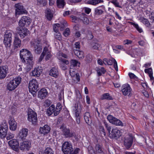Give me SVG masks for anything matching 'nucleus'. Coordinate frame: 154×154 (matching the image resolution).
Masks as SVG:
<instances>
[{"label":"nucleus","instance_id":"obj_1","mask_svg":"<svg viewBox=\"0 0 154 154\" xmlns=\"http://www.w3.org/2000/svg\"><path fill=\"white\" fill-rule=\"evenodd\" d=\"M62 150L64 154H77L79 152V149L77 148L73 151L71 143L68 141H66L63 144Z\"/></svg>","mask_w":154,"mask_h":154},{"label":"nucleus","instance_id":"obj_2","mask_svg":"<svg viewBox=\"0 0 154 154\" xmlns=\"http://www.w3.org/2000/svg\"><path fill=\"white\" fill-rule=\"evenodd\" d=\"M82 107V105L79 102H77L73 107V112L76 118V123L78 124H79L80 122V114Z\"/></svg>","mask_w":154,"mask_h":154},{"label":"nucleus","instance_id":"obj_3","mask_svg":"<svg viewBox=\"0 0 154 154\" xmlns=\"http://www.w3.org/2000/svg\"><path fill=\"white\" fill-rule=\"evenodd\" d=\"M21 79L20 77H18L10 81L7 85V89L10 91L14 90L20 83Z\"/></svg>","mask_w":154,"mask_h":154},{"label":"nucleus","instance_id":"obj_4","mask_svg":"<svg viewBox=\"0 0 154 154\" xmlns=\"http://www.w3.org/2000/svg\"><path fill=\"white\" fill-rule=\"evenodd\" d=\"M20 56L21 59L25 62L31 59L34 60V58L31 52L26 49H22L20 52Z\"/></svg>","mask_w":154,"mask_h":154},{"label":"nucleus","instance_id":"obj_5","mask_svg":"<svg viewBox=\"0 0 154 154\" xmlns=\"http://www.w3.org/2000/svg\"><path fill=\"white\" fill-rule=\"evenodd\" d=\"M8 127L5 121H3L1 125L0 128V138H5L7 134Z\"/></svg>","mask_w":154,"mask_h":154},{"label":"nucleus","instance_id":"obj_6","mask_svg":"<svg viewBox=\"0 0 154 154\" xmlns=\"http://www.w3.org/2000/svg\"><path fill=\"white\" fill-rule=\"evenodd\" d=\"M38 84L36 79H33L30 81L29 84V88L30 92L34 94L38 91Z\"/></svg>","mask_w":154,"mask_h":154},{"label":"nucleus","instance_id":"obj_7","mask_svg":"<svg viewBox=\"0 0 154 154\" xmlns=\"http://www.w3.org/2000/svg\"><path fill=\"white\" fill-rule=\"evenodd\" d=\"M32 46L34 48L35 52L37 54H40L42 51V47L40 41L38 40H35L31 42Z\"/></svg>","mask_w":154,"mask_h":154},{"label":"nucleus","instance_id":"obj_8","mask_svg":"<svg viewBox=\"0 0 154 154\" xmlns=\"http://www.w3.org/2000/svg\"><path fill=\"white\" fill-rule=\"evenodd\" d=\"M12 36V33L10 31L6 32L4 35V43L5 46L7 48H9L11 45Z\"/></svg>","mask_w":154,"mask_h":154},{"label":"nucleus","instance_id":"obj_9","mask_svg":"<svg viewBox=\"0 0 154 154\" xmlns=\"http://www.w3.org/2000/svg\"><path fill=\"white\" fill-rule=\"evenodd\" d=\"M28 119L32 124H35L37 121V116L36 112L30 109L29 110L28 113Z\"/></svg>","mask_w":154,"mask_h":154},{"label":"nucleus","instance_id":"obj_10","mask_svg":"<svg viewBox=\"0 0 154 154\" xmlns=\"http://www.w3.org/2000/svg\"><path fill=\"white\" fill-rule=\"evenodd\" d=\"M133 136L131 135H129L125 138L124 144L126 149H128L131 146L133 142Z\"/></svg>","mask_w":154,"mask_h":154},{"label":"nucleus","instance_id":"obj_11","mask_svg":"<svg viewBox=\"0 0 154 154\" xmlns=\"http://www.w3.org/2000/svg\"><path fill=\"white\" fill-rule=\"evenodd\" d=\"M107 119L109 122L117 126H123V124L121 121L110 115L108 116Z\"/></svg>","mask_w":154,"mask_h":154},{"label":"nucleus","instance_id":"obj_12","mask_svg":"<svg viewBox=\"0 0 154 154\" xmlns=\"http://www.w3.org/2000/svg\"><path fill=\"white\" fill-rule=\"evenodd\" d=\"M30 23V19L26 16H23L21 18L19 22V26L23 27L28 26Z\"/></svg>","mask_w":154,"mask_h":154},{"label":"nucleus","instance_id":"obj_13","mask_svg":"<svg viewBox=\"0 0 154 154\" xmlns=\"http://www.w3.org/2000/svg\"><path fill=\"white\" fill-rule=\"evenodd\" d=\"M15 11L16 14L20 15L24 14H26L27 12L24 8L23 6L21 3L15 4Z\"/></svg>","mask_w":154,"mask_h":154},{"label":"nucleus","instance_id":"obj_14","mask_svg":"<svg viewBox=\"0 0 154 154\" xmlns=\"http://www.w3.org/2000/svg\"><path fill=\"white\" fill-rule=\"evenodd\" d=\"M28 130L26 128H23L19 131L18 136V139L19 140H23L25 139L28 135Z\"/></svg>","mask_w":154,"mask_h":154},{"label":"nucleus","instance_id":"obj_15","mask_svg":"<svg viewBox=\"0 0 154 154\" xmlns=\"http://www.w3.org/2000/svg\"><path fill=\"white\" fill-rule=\"evenodd\" d=\"M103 63L105 64L106 63L107 64L111 65L113 63L114 64V67L116 70L117 71H118V67L117 62L115 59L113 58H111L109 60H108L106 58H105L103 59Z\"/></svg>","mask_w":154,"mask_h":154},{"label":"nucleus","instance_id":"obj_16","mask_svg":"<svg viewBox=\"0 0 154 154\" xmlns=\"http://www.w3.org/2000/svg\"><path fill=\"white\" fill-rule=\"evenodd\" d=\"M21 40L18 37V34L15 35L14 41L13 42V48L15 51L17 50L21 47Z\"/></svg>","mask_w":154,"mask_h":154},{"label":"nucleus","instance_id":"obj_17","mask_svg":"<svg viewBox=\"0 0 154 154\" xmlns=\"http://www.w3.org/2000/svg\"><path fill=\"white\" fill-rule=\"evenodd\" d=\"M8 72V68L7 66H0V79H4Z\"/></svg>","mask_w":154,"mask_h":154},{"label":"nucleus","instance_id":"obj_18","mask_svg":"<svg viewBox=\"0 0 154 154\" xmlns=\"http://www.w3.org/2000/svg\"><path fill=\"white\" fill-rule=\"evenodd\" d=\"M9 146L15 151H17L19 147L18 142L15 139H14L9 141L8 142Z\"/></svg>","mask_w":154,"mask_h":154},{"label":"nucleus","instance_id":"obj_19","mask_svg":"<svg viewBox=\"0 0 154 154\" xmlns=\"http://www.w3.org/2000/svg\"><path fill=\"white\" fill-rule=\"evenodd\" d=\"M50 130V126L47 125H45L43 127H40L39 132L42 135L44 136L48 134Z\"/></svg>","mask_w":154,"mask_h":154},{"label":"nucleus","instance_id":"obj_20","mask_svg":"<svg viewBox=\"0 0 154 154\" xmlns=\"http://www.w3.org/2000/svg\"><path fill=\"white\" fill-rule=\"evenodd\" d=\"M131 91L130 86L128 84L123 85L122 87V91L123 95L125 96L130 95Z\"/></svg>","mask_w":154,"mask_h":154},{"label":"nucleus","instance_id":"obj_21","mask_svg":"<svg viewBox=\"0 0 154 154\" xmlns=\"http://www.w3.org/2000/svg\"><path fill=\"white\" fill-rule=\"evenodd\" d=\"M17 30L18 31V34L21 38H23L27 35L29 31L26 28H23V27H17Z\"/></svg>","mask_w":154,"mask_h":154},{"label":"nucleus","instance_id":"obj_22","mask_svg":"<svg viewBox=\"0 0 154 154\" xmlns=\"http://www.w3.org/2000/svg\"><path fill=\"white\" fill-rule=\"evenodd\" d=\"M60 129L63 132V135L66 137H71V135L72 132H70L69 129L66 128L64 125L61 126Z\"/></svg>","mask_w":154,"mask_h":154},{"label":"nucleus","instance_id":"obj_23","mask_svg":"<svg viewBox=\"0 0 154 154\" xmlns=\"http://www.w3.org/2000/svg\"><path fill=\"white\" fill-rule=\"evenodd\" d=\"M9 128L11 130L14 131L17 128V123L13 118H11L9 121Z\"/></svg>","mask_w":154,"mask_h":154},{"label":"nucleus","instance_id":"obj_24","mask_svg":"<svg viewBox=\"0 0 154 154\" xmlns=\"http://www.w3.org/2000/svg\"><path fill=\"white\" fill-rule=\"evenodd\" d=\"M48 95V92L47 90L45 88H42L40 90L38 93V97L42 100L45 98Z\"/></svg>","mask_w":154,"mask_h":154},{"label":"nucleus","instance_id":"obj_25","mask_svg":"<svg viewBox=\"0 0 154 154\" xmlns=\"http://www.w3.org/2000/svg\"><path fill=\"white\" fill-rule=\"evenodd\" d=\"M34 60H32V59L30 60H29L28 61H26V66L24 68V69L26 72L30 71L32 68L34 63Z\"/></svg>","mask_w":154,"mask_h":154},{"label":"nucleus","instance_id":"obj_26","mask_svg":"<svg viewBox=\"0 0 154 154\" xmlns=\"http://www.w3.org/2000/svg\"><path fill=\"white\" fill-rule=\"evenodd\" d=\"M30 143L28 141H23L20 143V148L21 150H28L30 147Z\"/></svg>","mask_w":154,"mask_h":154},{"label":"nucleus","instance_id":"obj_27","mask_svg":"<svg viewBox=\"0 0 154 154\" xmlns=\"http://www.w3.org/2000/svg\"><path fill=\"white\" fill-rule=\"evenodd\" d=\"M111 135L113 137L118 138L121 135L120 131L117 128H113L111 131Z\"/></svg>","mask_w":154,"mask_h":154},{"label":"nucleus","instance_id":"obj_28","mask_svg":"<svg viewBox=\"0 0 154 154\" xmlns=\"http://www.w3.org/2000/svg\"><path fill=\"white\" fill-rule=\"evenodd\" d=\"M49 75L54 77H57L59 75L57 69L55 67L52 68L50 71Z\"/></svg>","mask_w":154,"mask_h":154},{"label":"nucleus","instance_id":"obj_29","mask_svg":"<svg viewBox=\"0 0 154 154\" xmlns=\"http://www.w3.org/2000/svg\"><path fill=\"white\" fill-rule=\"evenodd\" d=\"M42 73V70L39 67L35 68L32 71V75L34 76L39 77Z\"/></svg>","mask_w":154,"mask_h":154},{"label":"nucleus","instance_id":"obj_30","mask_svg":"<svg viewBox=\"0 0 154 154\" xmlns=\"http://www.w3.org/2000/svg\"><path fill=\"white\" fill-rule=\"evenodd\" d=\"M46 17L47 19L49 20H51L53 16V12L50 9L47 8L46 11Z\"/></svg>","mask_w":154,"mask_h":154},{"label":"nucleus","instance_id":"obj_31","mask_svg":"<svg viewBox=\"0 0 154 154\" xmlns=\"http://www.w3.org/2000/svg\"><path fill=\"white\" fill-rule=\"evenodd\" d=\"M84 119L88 125L91 122V119L90 114L89 112H85L84 115Z\"/></svg>","mask_w":154,"mask_h":154},{"label":"nucleus","instance_id":"obj_32","mask_svg":"<svg viewBox=\"0 0 154 154\" xmlns=\"http://www.w3.org/2000/svg\"><path fill=\"white\" fill-rule=\"evenodd\" d=\"M75 54L79 59H82L84 57V53L82 51L79 50H74Z\"/></svg>","mask_w":154,"mask_h":154},{"label":"nucleus","instance_id":"obj_33","mask_svg":"<svg viewBox=\"0 0 154 154\" xmlns=\"http://www.w3.org/2000/svg\"><path fill=\"white\" fill-rule=\"evenodd\" d=\"M80 20L82 21L85 24H88L89 21L88 19L86 17V14L84 13H82L80 17L79 18Z\"/></svg>","mask_w":154,"mask_h":154},{"label":"nucleus","instance_id":"obj_34","mask_svg":"<svg viewBox=\"0 0 154 154\" xmlns=\"http://www.w3.org/2000/svg\"><path fill=\"white\" fill-rule=\"evenodd\" d=\"M57 4L59 8H63L66 4V2L64 0H57Z\"/></svg>","mask_w":154,"mask_h":154},{"label":"nucleus","instance_id":"obj_35","mask_svg":"<svg viewBox=\"0 0 154 154\" xmlns=\"http://www.w3.org/2000/svg\"><path fill=\"white\" fill-rule=\"evenodd\" d=\"M103 7V6H102L95 8L94 9V14L96 15H100L103 14V11L100 8L101 7Z\"/></svg>","mask_w":154,"mask_h":154},{"label":"nucleus","instance_id":"obj_36","mask_svg":"<svg viewBox=\"0 0 154 154\" xmlns=\"http://www.w3.org/2000/svg\"><path fill=\"white\" fill-rule=\"evenodd\" d=\"M103 2V0H90L88 1V4L95 5L99 3Z\"/></svg>","mask_w":154,"mask_h":154},{"label":"nucleus","instance_id":"obj_37","mask_svg":"<svg viewBox=\"0 0 154 154\" xmlns=\"http://www.w3.org/2000/svg\"><path fill=\"white\" fill-rule=\"evenodd\" d=\"M140 21L144 24L146 26L149 27L150 23L148 20L146 18L144 17H141L140 18Z\"/></svg>","mask_w":154,"mask_h":154},{"label":"nucleus","instance_id":"obj_38","mask_svg":"<svg viewBox=\"0 0 154 154\" xmlns=\"http://www.w3.org/2000/svg\"><path fill=\"white\" fill-rule=\"evenodd\" d=\"M55 109L54 106L53 105H52L50 106L47 110V113L49 116L51 115L54 112V109Z\"/></svg>","mask_w":154,"mask_h":154},{"label":"nucleus","instance_id":"obj_39","mask_svg":"<svg viewBox=\"0 0 154 154\" xmlns=\"http://www.w3.org/2000/svg\"><path fill=\"white\" fill-rule=\"evenodd\" d=\"M95 150L96 152L100 154H103V150L101 146L99 144H97L95 146Z\"/></svg>","mask_w":154,"mask_h":154},{"label":"nucleus","instance_id":"obj_40","mask_svg":"<svg viewBox=\"0 0 154 154\" xmlns=\"http://www.w3.org/2000/svg\"><path fill=\"white\" fill-rule=\"evenodd\" d=\"M47 50V47H45L43 48V51L42 52L41 55L39 60V62H40L42 61V60L43 59L44 56H45V52Z\"/></svg>","mask_w":154,"mask_h":154},{"label":"nucleus","instance_id":"obj_41","mask_svg":"<svg viewBox=\"0 0 154 154\" xmlns=\"http://www.w3.org/2000/svg\"><path fill=\"white\" fill-rule=\"evenodd\" d=\"M102 99H107L111 100L112 99V97L110 96L109 94L108 93H105L103 94L102 97H101Z\"/></svg>","mask_w":154,"mask_h":154},{"label":"nucleus","instance_id":"obj_42","mask_svg":"<svg viewBox=\"0 0 154 154\" xmlns=\"http://www.w3.org/2000/svg\"><path fill=\"white\" fill-rule=\"evenodd\" d=\"M71 70L69 71L70 74V75L72 76H73L75 78V79L78 82H79L80 80V76L78 73H76L75 75H73L72 72H71Z\"/></svg>","mask_w":154,"mask_h":154},{"label":"nucleus","instance_id":"obj_43","mask_svg":"<svg viewBox=\"0 0 154 154\" xmlns=\"http://www.w3.org/2000/svg\"><path fill=\"white\" fill-rule=\"evenodd\" d=\"M45 55H46L45 57L46 60H48L51 57V54L50 51L48 50V48L47 47V50L45 52Z\"/></svg>","mask_w":154,"mask_h":154},{"label":"nucleus","instance_id":"obj_44","mask_svg":"<svg viewBox=\"0 0 154 154\" xmlns=\"http://www.w3.org/2000/svg\"><path fill=\"white\" fill-rule=\"evenodd\" d=\"M106 71L103 67H101L100 69L97 70V73L98 76H100L102 74H104Z\"/></svg>","mask_w":154,"mask_h":154},{"label":"nucleus","instance_id":"obj_45","mask_svg":"<svg viewBox=\"0 0 154 154\" xmlns=\"http://www.w3.org/2000/svg\"><path fill=\"white\" fill-rule=\"evenodd\" d=\"M131 25L133 26L139 32L141 33L143 32L142 29L139 27L137 24L132 22H131Z\"/></svg>","mask_w":154,"mask_h":154},{"label":"nucleus","instance_id":"obj_46","mask_svg":"<svg viewBox=\"0 0 154 154\" xmlns=\"http://www.w3.org/2000/svg\"><path fill=\"white\" fill-rule=\"evenodd\" d=\"M99 130L102 136L106 135V132L104 127L103 126H100L99 127Z\"/></svg>","mask_w":154,"mask_h":154},{"label":"nucleus","instance_id":"obj_47","mask_svg":"<svg viewBox=\"0 0 154 154\" xmlns=\"http://www.w3.org/2000/svg\"><path fill=\"white\" fill-rule=\"evenodd\" d=\"M104 123L106 128L109 133L110 134L111 130L112 129L111 127L109 124H108L105 121H104Z\"/></svg>","mask_w":154,"mask_h":154},{"label":"nucleus","instance_id":"obj_48","mask_svg":"<svg viewBox=\"0 0 154 154\" xmlns=\"http://www.w3.org/2000/svg\"><path fill=\"white\" fill-rule=\"evenodd\" d=\"M71 63L74 66H79L80 63L77 61L75 60H72L71 61Z\"/></svg>","mask_w":154,"mask_h":154},{"label":"nucleus","instance_id":"obj_49","mask_svg":"<svg viewBox=\"0 0 154 154\" xmlns=\"http://www.w3.org/2000/svg\"><path fill=\"white\" fill-rule=\"evenodd\" d=\"M110 2L112 3L116 7L122 8L121 6L119 5V2L117 0H111L110 1Z\"/></svg>","mask_w":154,"mask_h":154},{"label":"nucleus","instance_id":"obj_50","mask_svg":"<svg viewBox=\"0 0 154 154\" xmlns=\"http://www.w3.org/2000/svg\"><path fill=\"white\" fill-rule=\"evenodd\" d=\"M100 48V45L98 43H95L92 45V48L93 49L99 50Z\"/></svg>","mask_w":154,"mask_h":154},{"label":"nucleus","instance_id":"obj_51","mask_svg":"<svg viewBox=\"0 0 154 154\" xmlns=\"http://www.w3.org/2000/svg\"><path fill=\"white\" fill-rule=\"evenodd\" d=\"M54 37L56 39L59 40L62 39L61 34L58 32H55V33L54 34Z\"/></svg>","mask_w":154,"mask_h":154},{"label":"nucleus","instance_id":"obj_52","mask_svg":"<svg viewBox=\"0 0 154 154\" xmlns=\"http://www.w3.org/2000/svg\"><path fill=\"white\" fill-rule=\"evenodd\" d=\"M38 4L39 5H42V6H45L46 4L45 0H37Z\"/></svg>","mask_w":154,"mask_h":154},{"label":"nucleus","instance_id":"obj_53","mask_svg":"<svg viewBox=\"0 0 154 154\" xmlns=\"http://www.w3.org/2000/svg\"><path fill=\"white\" fill-rule=\"evenodd\" d=\"M53 29L54 31L55 32H58L59 29L60 27V24L58 23L55 24L53 25Z\"/></svg>","mask_w":154,"mask_h":154},{"label":"nucleus","instance_id":"obj_54","mask_svg":"<svg viewBox=\"0 0 154 154\" xmlns=\"http://www.w3.org/2000/svg\"><path fill=\"white\" fill-rule=\"evenodd\" d=\"M59 59L61 61L60 63H63V64H65L66 65H68L69 64V61L65 59L61 58H59Z\"/></svg>","mask_w":154,"mask_h":154},{"label":"nucleus","instance_id":"obj_55","mask_svg":"<svg viewBox=\"0 0 154 154\" xmlns=\"http://www.w3.org/2000/svg\"><path fill=\"white\" fill-rule=\"evenodd\" d=\"M14 137V134L11 132H9L7 136L6 137L7 140H9L10 139H12Z\"/></svg>","mask_w":154,"mask_h":154},{"label":"nucleus","instance_id":"obj_56","mask_svg":"<svg viewBox=\"0 0 154 154\" xmlns=\"http://www.w3.org/2000/svg\"><path fill=\"white\" fill-rule=\"evenodd\" d=\"M145 73H148L149 75H150V74H152V69L151 68L145 69Z\"/></svg>","mask_w":154,"mask_h":154},{"label":"nucleus","instance_id":"obj_57","mask_svg":"<svg viewBox=\"0 0 154 154\" xmlns=\"http://www.w3.org/2000/svg\"><path fill=\"white\" fill-rule=\"evenodd\" d=\"M69 28H67L66 29L65 31L63 32V34L65 37H66L69 35Z\"/></svg>","mask_w":154,"mask_h":154},{"label":"nucleus","instance_id":"obj_58","mask_svg":"<svg viewBox=\"0 0 154 154\" xmlns=\"http://www.w3.org/2000/svg\"><path fill=\"white\" fill-rule=\"evenodd\" d=\"M67 26L66 22L64 21L63 24L60 26V30L61 31H63L64 29V27Z\"/></svg>","mask_w":154,"mask_h":154},{"label":"nucleus","instance_id":"obj_59","mask_svg":"<svg viewBox=\"0 0 154 154\" xmlns=\"http://www.w3.org/2000/svg\"><path fill=\"white\" fill-rule=\"evenodd\" d=\"M60 67L61 69L63 70H66L67 68V66L65 64H63V63H60Z\"/></svg>","mask_w":154,"mask_h":154},{"label":"nucleus","instance_id":"obj_60","mask_svg":"<svg viewBox=\"0 0 154 154\" xmlns=\"http://www.w3.org/2000/svg\"><path fill=\"white\" fill-rule=\"evenodd\" d=\"M84 9L85 12L88 14H89V13L91 12V9L90 8L85 7Z\"/></svg>","mask_w":154,"mask_h":154},{"label":"nucleus","instance_id":"obj_61","mask_svg":"<svg viewBox=\"0 0 154 154\" xmlns=\"http://www.w3.org/2000/svg\"><path fill=\"white\" fill-rule=\"evenodd\" d=\"M88 150L90 154H93L94 153V151L91 147H89L88 148Z\"/></svg>","mask_w":154,"mask_h":154},{"label":"nucleus","instance_id":"obj_62","mask_svg":"<svg viewBox=\"0 0 154 154\" xmlns=\"http://www.w3.org/2000/svg\"><path fill=\"white\" fill-rule=\"evenodd\" d=\"M128 75L131 79H134L136 77V75L132 73H128Z\"/></svg>","mask_w":154,"mask_h":154},{"label":"nucleus","instance_id":"obj_63","mask_svg":"<svg viewBox=\"0 0 154 154\" xmlns=\"http://www.w3.org/2000/svg\"><path fill=\"white\" fill-rule=\"evenodd\" d=\"M60 109H56L55 110L54 109V114L55 116H56L60 112Z\"/></svg>","mask_w":154,"mask_h":154},{"label":"nucleus","instance_id":"obj_64","mask_svg":"<svg viewBox=\"0 0 154 154\" xmlns=\"http://www.w3.org/2000/svg\"><path fill=\"white\" fill-rule=\"evenodd\" d=\"M149 18L151 20H152L154 22V13H152L149 15Z\"/></svg>","mask_w":154,"mask_h":154}]
</instances>
